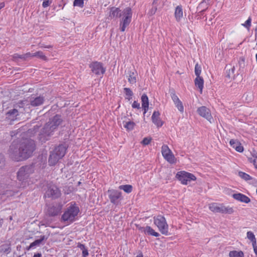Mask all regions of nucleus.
Returning <instances> with one entry per match:
<instances>
[{"label": "nucleus", "instance_id": "nucleus-1", "mask_svg": "<svg viewBox=\"0 0 257 257\" xmlns=\"http://www.w3.org/2000/svg\"><path fill=\"white\" fill-rule=\"evenodd\" d=\"M35 150V144L32 140H14L8 150L9 158L15 162L26 160L32 156Z\"/></svg>", "mask_w": 257, "mask_h": 257}, {"label": "nucleus", "instance_id": "nucleus-2", "mask_svg": "<svg viewBox=\"0 0 257 257\" xmlns=\"http://www.w3.org/2000/svg\"><path fill=\"white\" fill-rule=\"evenodd\" d=\"M63 119L61 115L56 114L49 119V120L44 125L39 134L38 139L42 143H45L53 135L58 126L62 123Z\"/></svg>", "mask_w": 257, "mask_h": 257}, {"label": "nucleus", "instance_id": "nucleus-3", "mask_svg": "<svg viewBox=\"0 0 257 257\" xmlns=\"http://www.w3.org/2000/svg\"><path fill=\"white\" fill-rule=\"evenodd\" d=\"M35 165L31 164L23 166L17 173V179L20 183L19 188H24L28 184V180L31 174L34 173Z\"/></svg>", "mask_w": 257, "mask_h": 257}, {"label": "nucleus", "instance_id": "nucleus-4", "mask_svg": "<svg viewBox=\"0 0 257 257\" xmlns=\"http://www.w3.org/2000/svg\"><path fill=\"white\" fill-rule=\"evenodd\" d=\"M79 208L75 202H71L63 214L62 215L61 221L67 224H70L75 221L79 212Z\"/></svg>", "mask_w": 257, "mask_h": 257}, {"label": "nucleus", "instance_id": "nucleus-5", "mask_svg": "<svg viewBox=\"0 0 257 257\" xmlns=\"http://www.w3.org/2000/svg\"><path fill=\"white\" fill-rule=\"evenodd\" d=\"M132 15L133 12L130 7H126L123 10V17L120 22V30L121 32H124L126 27L131 23Z\"/></svg>", "mask_w": 257, "mask_h": 257}, {"label": "nucleus", "instance_id": "nucleus-6", "mask_svg": "<svg viewBox=\"0 0 257 257\" xmlns=\"http://www.w3.org/2000/svg\"><path fill=\"white\" fill-rule=\"evenodd\" d=\"M154 222L158 227L159 231L162 234L165 235L169 234L168 225L164 216L161 215L155 216L154 217Z\"/></svg>", "mask_w": 257, "mask_h": 257}, {"label": "nucleus", "instance_id": "nucleus-7", "mask_svg": "<svg viewBox=\"0 0 257 257\" xmlns=\"http://www.w3.org/2000/svg\"><path fill=\"white\" fill-rule=\"evenodd\" d=\"M47 189L46 191L44 196L51 198L52 199H56L61 195V191L55 184L52 183L47 184Z\"/></svg>", "mask_w": 257, "mask_h": 257}, {"label": "nucleus", "instance_id": "nucleus-8", "mask_svg": "<svg viewBox=\"0 0 257 257\" xmlns=\"http://www.w3.org/2000/svg\"><path fill=\"white\" fill-rule=\"evenodd\" d=\"M62 208L61 202H54L47 206L46 214L49 217L58 216L61 213Z\"/></svg>", "mask_w": 257, "mask_h": 257}, {"label": "nucleus", "instance_id": "nucleus-9", "mask_svg": "<svg viewBox=\"0 0 257 257\" xmlns=\"http://www.w3.org/2000/svg\"><path fill=\"white\" fill-rule=\"evenodd\" d=\"M19 186L17 187H13L12 186H8L0 193V198L3 200L7 198L13 197L17 194L19 192Z\"/></svg>", "mask_w": 257, "mask_h": 257}, {"label": "nucleus", "instance_id": "nucleus-10", "mask_svg": "<svg viewBox=\"0 0 257 257\" xmlns=\"http://www.w3.org/2000/svg\"><path fill=\"white\" fill-rule=\"evenodd\" d=\"M107 192L110 202L115 205H118L122 199L121 192L114 189L108 190Z\"/></svg>", "mask_w": 257, "mask_h": 257}, {"label": "nucleus", "instance_id": "nucleus-11", "mask_svg": "<svg viewBox=\"0 0 257 257\" xmlns=\"http://www.w3.org/2000/svg\"><path fill=\"white\" fill-rule=\"evenodd\" d=\"M162 154L164 158L170 163L174 164L176 162V159L172 152L166 145L162 147Z\"/></svg>", "mask_w": 257, "mask_h": 257}, {"label": "nucleus", "instance_id": "nucleus-12", "mask_svg": "<svg viewBox=\"0 0 257 257\" xmlns=\"http://www.w3.org/2000/svg\"><path fill=\"white\" fill-rule=\"evenodd\" d=\"M89 67L91 71L97 75H103L105 72V68L103 67L102 63L99 62H92L89 64Z\"/></svg>", "mask_w": 257, "mask_h": 257}, {"label": "nucleus", "instance_id": "nucleus-13", "mask_svg": "<svg viewBox=\"0 0 257 257\" xmlns=\"http://www.w3.org/2000/svg\"><path fill=\"white\" fill-rule=\"evenodd\" d=\"M19 115V110L14 108L10 109L6 113V119L10 121V123L12 124V122L17 119Z\"/></svg>", "mask_w": 257, "mask_h": 257}, {"label": "nucleus", "instance_id": "nucleus-14", "mask_svg": "<svg viewBox=\"0 0 257 257\" xmlns=\"http://www.w3.org/2000/svg\"><path fill=\"white\" fill-rule=\"evenodd\" d=\"M197 112L200 116L205 118L210 121L212 119L210 110L206 106H203L199 107L197 109Z\"/></svg>", "mask_w": 257, "mask_h": 257}, {"label": "nucleus", "instance_id": "nucleus-15", "mask_svg": "<svg viewBox=\"0 0 257 257\" xmlns=\"http://www.w3.org/2000/svg\"><path fill=\"white\" fill-rule=\"evenodd\" d=\"M48 237L45 235H41L40 238L38 239L35 240L34 241L30 243V245L27 246L26 247L27 250H29L31 248H35L36 246H40V244H44V240H46L48 239Z\"/></svg>", "mask_w": 257, "mask_h": 257}, {"label": "nucleus", "instance_id": "nucleus-16", "mask_svg": "<svg viewBox=\"0 0 257 257\" xmlns=\"http://www.w3.org/2000/svg\"><path fill=\"white\" fill-rule=\"evenodd\" d=\"M138 229L141 231L149 235H152L155 237H159L160 236L159 233L156 232L151 226L148 225L146 226L145 227L141 226L138 227Z\"/></svg>", "mask_w": 257, "mask_h": 257}, {"label": "nucleus", "instance_id": "nucleus-17", "mask_svg": "<svg viewBox=\"0 0 257 257\" xmlns=\"http://www.w3.org/2000/svg\"><path fill=\"white\" fill-rule=\"evenodd\" d=\"M67 149V147L66 145L65 144H62L56 147L53 151L58 154L62 159L65 155Z\"/></svg>", "mask_w": 257, "mask_h": 257}, {"label": "nucleus", "instance_id": "nucleus-18", "mask_svg": "<svg viewBox=\"0 0 257 257\" xmlns=\"http://www.w3.org/2000/svg\"><path fill=\"white\" fill-rule=\"evenodd\" d=\"M121 16V10L118 8L112 7L110 8L109 17L110 19H116Z\"/></svg>", "mask_w": 257, "mask_h": 257}, {"label": "nucleus", "instance_id": "nucleus-19", "mask_svg": "<svg viewBox=\"0 0 257 257\" xmlns=\"http://www.w3.org/2000/svg\"><path fill=\"white\" fill-rule=\"evenodd\" d=\"M160 113L159 111H155L152 116V121L157 127H161L163 124V122L160 119Z\"/></svg>", "mask_w": 257, "mask_h": 257}, {"label": "nucleus", "instance_id": "nucleus-20", "mask_svg": "<svg viewBox=\"0 0 257 257\" xmlns=\"http://www.w3.org/2000/svg\"><path fill=\"white\" fill-rule=\"evenodd\" d=\"M11 244L9 241L6 242L0 245V256L3 254H7L11 251Z\"/></svg>", "mask_w": 257, "mask_h": 257}, {"label": "nucleus", "instance_id": "nucleus-21", "mask_svg": "<svg viewBox=\"0 0 257 257\" xmlns=\"http://www.w3.org/2000/svg\"><path fill=\"white\" fill-rule=\"evenodd\" d=\"M44 100V97L41 96L32 97L30 99V104L33 107L38 106L43 104Z\"/></svg>", "mask_w": 257, "mask_h": 257}, {"label": "nucleus", "instance_id": "nucleus-22", "mask_svg": "<svg viewBox=\"0 0 257 257\" xmlns=\"http://www.w3.org/2000/svg\"><path fill=\"white\" fill-rule=\"evenodd\" d=\"M61 158L54 151L51 152L48 162L49 163V165L51 166H54L56 164V163L58 162V161L61 159Z\"/></svg>", "mask_w": 257, "mask_h": 257}, {"label": "nucleus", "instance_id": "nucleus-23", "mask_svg": "<svg viewBox=\"0 0 257 257\" xmlns=\"http://www.w3.org/2000/svg\"><path fill=\"white\" fill-rule=\"evenodd\" d=\"M233 198L238 201H239L241 202L248 203L250 202V199L246 195L242 194V193H235L232 195Z\"/></svg>", "mask_w": 257, "mask_h": 257}, {"label": "nucleus", "instance_id": "nucleus-24", "mask_svg": "<svg viewBox=\"0 0 257 257\" xmlns=\"http://www.w3.org/2000/svg\"><path fill=\"white\" fill-rule=\"evenodd\" d=\"M229 143L230 146L233 148L235 149V150L236 151L239 153H241L243 151V146L241 145V143L237 140L231 139Z\"/></svg>", "mask_w": 257, "mask_h": 257}, {"label": "nucleus", "instance_id": "nucleus-25", "mask_svg": "<svg viewBox=\"0 0 257 257\" xmlns=\"http://www.w3.org/2000/svg\"><path fill=\"white\" fill-rule=\"evenodd\" d=\"M176 178L181 181L184 185H187L188 180L187 178V172L185 171H180L177 173L176 176Z\"/></svg>", "mask_w": 257, "mask_h": 257}, {"label": "nucleus", "instance_id": "nucleus-26", "mask_svg": "<svg viewBox=\"0 0 257 257\" xmlns=\"http://www.w3.org/2000/svg\"><path fill=\"white\" fill-rule=\"evenodd\" d=\"M142 106L143 109L144 110V114L147 112L149 108V99L147 94L144 93L141 97Z\"/></svg>", "mask_w": 257, "mask_h": 257}, {"label": "nucleus", "instance_id": "nucleus-27", "mask_svg": "<svg viewBox=\"0 0 257 257\" xmlns=\"http://www.w3.org/2000/svg\"><path fill=\"white\" fill-rule=\"evenodd\" d=\"M175 18L177 22H179L183 17V10L182 6H178L175 11Z\"/></svg>", "mask_w": 257, "mask_h": 257}, {"label": "nucleus", "instance_id": "nucleus-28", "mask_svg": "<svg viewBox=\"0 0 257 257\" xmlns=\"http://www.w3.org/2000/svg\"><path fill=\"white\" fill-rule=\"evenodd\" d=\"M194 83L195 86L200 89V93H201L204 86V80L203 78L201 76L196 77L195 79Z\"/></svg>", "mask_w": 257, "mask_h": 257}, {"label": "nucleus", "instance_id": "nucleus-29", "mask_svg": "<svg viewBox=\"0 0 257 257\" xmlns=\"http://www.w3.org/2000/svg\"><path fill=\"white\" fill-rule=\"evenodd\" d=\"M128 81L131 84H135L136 83V76L137 75V72L135 70L133 71L130 70L128 71Z\"/></svg>", "mask_w": 257, "mask_h": 257}, {"label": "nucleus", "instance_id": "nucleus-30", "mask_svg": "<svg viewBox=\"0 0 257 257\" xmlns=\"http://www.w3.org/2000/svg\"><path fill=\"white\" fill-rule=\"evenodd\" d=\"M209 209L211 211L213 212L221 213L222 204H217L215 203H212L209 206Z\"/></svg>", "mask_w": 257, "mask_h": 257}, {"label": "nucleus", "instance_id": "nucleus-31", "mask_svg": "<svg viewBox=\"0 0 257 257\" xmlns=\"http://www.w3.org/2000/svg\"><path fill=\"white\" fill-rule=\"evenodd\" d=\"M31 55H32V53H31L30 52H28V53H27L25 54H23V55L15 54L13 55V58L15 60H17L18 59H21L26 61L28 59V58L31 57Z\"/></svg>", "mask_w": 257, "mask_h": 257}, {"label": "nucleus", "instance_id": "nucleus-32", "mask_svg": "<svg viewBox=\"0 0 257 257\" xmlns=\"http://www.w3.org/2000/svg\"><path fill=\"white\" fill-rule=\"evenodd\" d=\"M78 248H79L82 251V256L83 257H87L89 253L88 251L87 248L86 247L84 244H81L79 242L77 244V246Z\"/></svg>", "mask_w": 257, "mask_h": 257}, {"label": "nucleus", "instance_id": "nucleus-33", "mask_svg": "<svg viewBox=\"0 0 257 257\" xmlns=\"http://www.w3.org/2000/svg\"><path fill=\"white\" fill-rule=\"evenodd\" d=\"M222 212L221 213L228 214H231L234 212V209L232 207L227 206H225L223 204H222Z\"/></svg>", "mask_w": 257, "mask_h": 257}, {"label": "nucleus", "instance_id": "nucleus-34", "mask_svg": "<svg viewBox=\"0 0 257 257\" xmlns=\"http://www.w3.org/2000/svg\"><path fill=\"white\" fill-rule=\"evenodd\" d=\"M229 257H244V253L241 250H232L229 252Z\"/></svg>", "mask_w": 257, "mask_h": 257}, {"label": "nucleus", "instance_id": "nucleus-35", "mask_svg": "<svg viewBox=\"0 0 257 257\" xmlns=\"http://www.w3.org/2000/svg\"><path fill=\"white\" fill-rule=\"evenodd\" d=\"M119 189L123 190L125 193H130L133 190V186L131 185H122L119 186Z\"/></svg>", "mask_w": 257, "mask_h": 257}, {"label": "nucleus", "instance_id": "nucleus-36", "mask_svg": "<svg viewBox=\"0 0 257 257\" xmlns=\"http://www.w3.org/2000/svg\"><path fill=\"white\" fill-rule=\"evenodd\" d=\"M31 57H37L43 60H47V57L43 54V53L42 51H38L36 53H34L33 54L32 53Z\"/></svg>", "mask_w": 257, "mask_h": 257}, {"label": "nucleus", "instance_id": "nucleus-37", "mask_svg": "<svg viewBox=\"0 0 257 257\" xmlns=\"http://www.w3.org/2000/svg\"><path fill=\"white\" fill-rule=\"evenodd\" d=\"M135 125L136 124L134 121H129L125 122V124H124V127L127 131H131L134 130Z\"/></svg>", "mask_w": 257, "mask_h": 257}, {"label": "nucleus", "instance_id": "nucleus-38", "mask_svg": "<svg viewBox=\"0 0 257 257\" xmlns=\"http://www.w3.org/2000/svg\"><path fill=\"white\" fill-rule=\"evenodd\" d=\"M247 237L251 241L252 245H254V244H256V239L253 232L251 231H248L247 232Z\"/></svg>", "mask_w": 257, "mask_h": 257}, {"label": "nucleus", "instance_id": "nucleus-39", "mask_svg": "<svg viewBox=\"0 0 257 257\" xmlns=\"http://www.w3.org/2000/svg\"><path fill=\"white\" fill-rule=\"evenodd\" d=\"M238 175L240 178H241L242 179H243L246 181L250 180L252 179V177L250 176H249L248 174H247L244 172H241V171H240L238 172Z\"/></svg>", "mask_w": 257, "mask_h": 257}, {"label": "nucleus", "instance_id": "nucleus-40", "mask_svg": "<svg viewBox=\"0 0 257 257\" xmlns=\"http://www.w3.org/2000/svg\"><path fill=\"white\" fill-rule=\"evenodd\" d=\"M123 89L125 95L128 96V97H126L125 98L127 99L128 100H131L134 94L133 91L129 88H124Z\"/></svg>", "mask_w": 257, "mask_h": 257}, {"label": "nucleus", "instance_id": "nucleus-41", "mask_svg": "<svg viewBox=\"0 0 257 257\" xmlns=\"http://www.w3.org/2000/svg\"><path fill=\"white\" fill-rule=\"evenodd\" d=\"M170 94H171V97L174 103L176 102H177L178 101L180 100L179 99V98H178V97L176 95L175 91L174 89H172L170 91Z\"/></svg>", "mask_w": 257, "mask_h": 257}, {"label": "nucleus", "instance_id": "nucleus-42", "mask_svg": "<svg viewBox=\"0 0 257 257\" xmlns=\"http://www.w3.org/2000/svg\"><path fill=\"white\" fill-rule=\"evenodd\" d=\"M201 73V67L198 63L195 65V74L196 77L200 76Z\"/></svg>", "mask_w": 257, "mask_h": 257}, {"label": "nucleus", "instance_id": "nucleus-43", "mask_svg": "<svg viewBox=\"0 0 257 257\" xmlns=\"http://www.w3.org/2000/svg\"><path fill=\"white\" fill-rule=\"evenodd\" d=\"M251 18L249 17L245 23L242 24V25L249 30L251 26Z\"/></svg>", "mask_w": 257, "mask_h": 257}, {"label": "nucleus", "instance_id": "nucleus-44", "mask_svg": "<svg viewBox=\"0 0 257 257\" xmlns=\"http://www.w3.org/2000/svg\"><path fill=\"white\" fill-rule=\"evenodd\" d=\"M73 6L74 7L78 6L80 8H83L84 6L83 0H74L73 2Z\"/></svg>", "mask_w": 257, "mask_h": 257}, {"label": "nucleus", "instance_id": "nucleus-45", "mask_svg": "<svg viewBox=\"0 0 257 257\" xmlns=\"http://www.w3.org/2000/svg\"><path fill=\"white\" fill-rule=\"evenodd\" d=\"M175 104L176 106L177 107V108L178 109V110L181 112H183L184 106H183L182 102H181V100H179L177 102L175 103Z\"/></svg>", "mask_w": 257, "mask_h": 257}, {"label": "nucleus", "instance_id": "nucleus-46", "mask_svg": "<svg viewBox=\"0 0 257 257\" xmlns=\"http://www.w3.org/2000/svg\"><path fill=\"white\" fill-rule=\"evenodd\" d=\"M157 10V6H153L151 9L149 10V11L148 13V15L149 16H153L156 12Z\"/></svg>", "mask_w": 257, "mask_h": 257}, {"label": "nucleus", "instance_id": "nucleus-47", "mask_svg": "<svg viewBox=\"0 0 257 257\" xmlns=\"http://www.w3.org/2000/svg\"><path fill=\"white\" fill-rule=\"evenodd\" d=\"M5 158L4 155L0 153V168H3L5 165Z\"/></svg>", "mask_w": 257, "mask_h": 257}, {"label": "nucleus", "instance_id": "nucleus-48", "mask_svg": "<svg viewBox=\"0 0 257 257\" xmlns=\"http://www.w3.org/2000/svg\"><path fill=\"white\" fill-rule=\"evenodd\" d=\"M152 140V138L150 137H146L144 138L143 141L141 142V144L143 145H149Z\"/></svg>", "mask_w": 257, "mask_h": 257}, {"label": "nucleus", "instance_id": "nucleus-49", "mask_svg": "<svg viewBox=\"0 0 257 257\" xmlns=\"http://www.w3.org/2000/svg\"><path fill=\"white\" fill-rule=\"evenodd\" d=\"M187 178L188 181H195L196 179V177L193 174L188 172H187Z\"/></svg>", "mask_w": 257, "mask_h": 257}, {"label": "nucleus", "instance_id": "nucleus-50", "mask_svg": "<svg viewBox=\"0 0 257 257\" xmlns=\"http://www.w3.org/2000/svg\"><path fill=\"white\" fill-rule=\"evenodd\" d=\"M238 64L240 68H243L245 66V58L243 57H241L239 58L238 61Z\"/></svg>", "mask_w": 257, "mask_h": 257}, {"label": "nucleus", "instance_id": "nucleus-51", "mask_svg": "<svg viewBox=\"0 0 257 257\" xmlns=\"http://www.w3.org/2000/svg\"><path fill=\"white\" fill-rule=\"evenodd\" d=\"M235 70V68L233 66L231 69L229 70L228 73L227 74V77L228 78H231L234 76V72Z\"/></svg>", "mask_w": 257, "mask_h": 257}, {"label": "nucleus", "instance_id": "nucleus-52", "mask_svg": "<svg viewBox=\"0 0 257 257\" xmlns=\"http://www.w3.org/2000/svg\"><path fill=\"white\" fill-rule=\"evenodd\" d=\"M39 128V126H38V125H36L34 126V127L32 129H29L28 130V132L32 134H35L37 132H38Z\"/></svg>", "mask_w": 257, "mask_h": 257}, {"label": "nucleus", "instance_id": "nucleus-53", "mask_svg": "<svg viewBox=\"0 0 257 257\" xmlns=\"http://www.w3.org/2000/svg\"><path fill=\"white\" fill-rule=\"evenodd\" d=\"M132 107L134 108L137 109H140L141 108L140 103L138 102L137 101H134V102L132 104Z\"/></svg>", "mask_w": 257, "mask_h": 257}, {"label": "nucleus", "instance_id": "nucleus-54", "mask_svg": "<svg viewBox=\"0 0 257 257\" xmlns=\"http://www.w3.org/2000/svg\"><path fill=\"white\" fill-rule=\"evenodd\" d=\"M50 3L49 0H45L43 2L42 6L44 8H46L50 5Z\"/></svg>", "mask_w": 257, "mask_h": 257}, {"label": "nucleus", "instance_id": "nucleus-55", "mask_svg": "<svg viewBox=\"0 0 257 257\" xmlns=\"http://www.w3.org/2000/svg\"><path fill=\"white\" fill-rule=\"evenodd\" d=\"M206 9H203L201 10L199 12L197 13L196 15V17H198V19L200 18V17L203 15L204 12L205 11Z\"/></svg>", "mask_w": 257, "mask_h": 257}, {"label": "nucleus", "instance_id": "nucleus-56", "mask_svg": "<svg viewBox=\"0 0 257 257\" xmlns=\"http://www.w3.org/2000/svg\"><path fill=\"white\" fill-rule=\"evenodd\" d=\"M40 47L42 48L51 49V48H53V46L52 45H45L44 44H41Z\"/></svg>", "mask_w": 257, "mask_h": 257}, {"label": "nucleus", "instance_id": "nucleus-57", "mask_svg": "<svg viewBox=\"0 0 257 257\" xmlns=\"http://www.w3.org/2000/svg\"><path fill=\"white\" fill-rule=\"evenodd\" d=\"M252 246L253 248L254 252L255 255L257 256V246L256 245V244H254V245H252Z\"/></svg>", "mask_w": 257, "mask_h": 257}, {"label": "nucleus", "instance_id": "nucleus-58", "mask_svg": "<svg viewBox=\"0 0 257 257\" xmlns=\"http://www.w3.org/2000/svg\"><path fill=\"white\" fill-rule=\"evenodd\" d=\"M159 0H153V2L152 3V6H158V2Z\"/></svg>", "mask_w": 257, "mask_h": 257}, {"label": "nucleus", "instance_id": "nucleus-59", "mask_svg": "<svg viewBox=\"0 0 257 257\" xmlns=\"http://www.w3.org/2000/svg\"><path fill=\"white\" fill-rule=\"evenodd\" d=\"M209 0H202V1L200 3V4L199 5V6L198 7V9L201 7V6L203 4V3H206V1L208 2Z\"/></svg>", "mask_w": 257, "mask_h": 257}, {"label": "nucleus", "instance_id": "nucleus-60", "mask_svg": "<svg viewBox=\"0 0 257 257\" xmlns=\"http://www.w3.org/2000/svg\"><path fill=\"white\" fill-rule=\"evenodd\" d=\"M33 257H42V254L41 253H35Z\"/></svg>", "mask_w": 257, "mask_h": 257}, {"label": "nucleus", "instance_id": "nucleus-61", "mask_svg": "<svg viewBox=\"0 0 257 257\" xmlns=\"http://www.w3.org/2000/svg\"><path fill=\"white\" fill-rule=\"evenodd\" d=\"M23 102H21V103H19L17 106H16V107H17L18 106H19L20 108H21V107H23Z\"/></svg>", "mask_w": 257, "mask_h": 257}, {"label": "nucleus", "instance_id": "nucleus-62", "mask_svg": "<svg viewBox=\"0 0 257 257\" xmlns=\"http://www.w3.org/2000/svg\"><path fill=\"white\" fill-rule=\"evenodd\" d=\"M136 257H143V254L142 253V252H141L140 253H139Z\"/></svg>", "mask_w": 257, "mask_h": 257}, {"label": "nucleus", "instance_id": "nucleus-63", "mask_svg": "<svg viewBox=\"0 0 257 257\" xmlns=\"http://www.w3.org/2000/svg\"><path fill=\"white\" fill-rule=\"evenodd\" d=\"M252 162H253V163L254 165L255 166V167L256 168H257V164H256V161H255V159H253V161H252Z\"/></svg>", "mask_w": 257, "mask_h": 257}, {"label": "nucleus", "instance_id": "nucleus-64", "mask_svg": "<svg viewBox=\"0 0 257 257\" xmlns=\"http://www.w3.org/2000/svg\"><path fill=\"white\" fill-rule=\"evenodd\" d=\"M5 6V5L4 3H1L0 4V9H1Z\"/></svg>", "mask_w": 257, "mask_h": 257}]
</instances>
